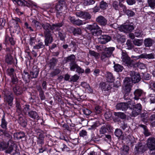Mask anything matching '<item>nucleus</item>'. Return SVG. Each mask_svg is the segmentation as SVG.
Here are the masks:
<instances>
[{
    "mask_svg": "<svg viewBox=\"0 0 155 155\" xmlns=\"http://www.w3.org/2000/svg\"><path fill=\"white\" fill-rule=\"evenodd\" d=\"M64 25L63 22L51 24L47 22L42 23L41 26L44 29V34L51 33L54 31H56L60 30V28Z\"/></svg>",
    "mask_w": 155,
    "mask_h": 155,
    "instance_id": "obj_1",
    "label": "nucleus"
},
{
    "mask_svg": "<svg viewBox=\"0 0 155 155\" xmlns=\"http://www.w3.org/2000/svg\"><path fill=\"white\" fill-rule=\"evenodd\" d=\"M87 29L90 31L91 33L93 36H98L101 35L102 31L96 23L92 25H89L86 27Z\"/></svg>",
    "mask_w": 155,
    "mask_h": 155,
    "instance_id": "obj_2",
    "label": "nucleus"
},
{
    "mask_svg": "<svg viewBox=\"0 0 155 155\" xmlns=\"http://www.w3.org/2000/svg\"><path fill=\"white\" fill-rule=\"evenodd\" d=\"M121 59L123 61V64L129 68L134 67V64L132 60L128 57V55L124 51L122 52Z\"/></svg>",
    "mask_w": 155,
    "mask_h": 155,
    "instance_id": "obj_3",
    "label": "nucleus"
},
{
    "mask_svg": "<svg viewBox=\"0 0 155 155\" xmlns=\"http://www.w3.org/2000/svg\"><path fill=\"white\" fill-rule=\"evenodd\" d=\"M3 94L4 101L9 106H12L13 104L14 99L13 94L11 92L5 89L3 91Z\"/></svg>",
    "mask_w": 155,
    "mask_h": 155,
    "instance_id": "obj_4",
    "label": "nucleus"
},
{
    "mask_svg": "<svg viewBox=\"0 0 155 155\" xmlns=\"http://www.w3.org/2000/svg\"><path fill=\"white\" fill-rule=\"evenodd\" d=\"M130 105L133 107V110L131 113V116L136 117L140 114L142 110V106L140 103L135 104L134 102L130 101Z\"/></svg>",
    "mask_w": 155,
    "mask_h": 155,
    "instance_id": "obj_5",
    "label": "nucleus"
},
{
    "mask_svg": "<svg viewBox=\"0 0 155 155\" xmlns=\"http://www.w3.org/2000/svg\"><path fill=\"white\" fill-rule=\"evenodd\" d=\"M132 58H136V59L140 58H145L148 59H153L155 58V54L153 53L149 54L144 53L137 56H132Z\"/></svg>",
    "mask_w": 155,
    "mask_h": 155,
    "instance_id": "obj_6",
    "label": "nucleus"
},
{
    "mask_svg": "<svg viewBox=\"0 0 155 155\" xmlns=\"http://www.w3.org/2000/svg\"><path fill=\"white\" fill-rule=\"evenodd\" d=\"M130 101H128L127 103H120L117 104L116 105V108L117 110L125 111L128 107H130Z\"/></svg>",
    "mask_w": 155,
    "mask_h": 155,
    "instance_id": "obj_7",
    "label": "nucleus"
},
{
    "mask_svg": "<svg viewBox=\"0 0 155 155\" xmlns=\"http://www.w3.org/2000/svg\"><path fill=\"white\" fill-rule=\"evenodd\" d=\"M134 29L133 25L131 24L125 25H122L119 27V30L125 33H127L128 32H131Z\"/></svg>",
    "mask_w": 155,
    "mask_h": 155,
    "instance_id": "obj_8",
    "label": "nucleus"
},
{
    "mask_svg": "<svg viewBox=\"0 0 155 155\" xmlns=\"http://www.w3.org/2000/svg\"><path fill=\"white\" fill-rule=\"evenodd\" d=\"M130 74L131 78V79L135 83L139 82L141 79V77L139 73L134 71H131L130 72Z\"/></svg>",
    "mask_w": 155,
    "mask_h": 155,
    "instance_id": "obj_9",
    "label": "nucleus"
},
{
    "mask_svg": "<svg viewBox=\"0 0 155 155\" xmlns=\"http://www.w3.org/2000/svg\"><path fill=\"white\" fill-rule=\"evenodd\" d=\"M114 115L117 117L114 118V121L115 122H120L121 120L119 118L121 119L124 120L126 118V115L124 113L121 112H114Z\"/></svg>",
    "mask_w": 155,
    "mask_h": 155,
    "instance_id": "obj_10",
    "label": "nucleus"
},
{
    "mask_svg": "<svg viewBox=\"0 0 155 155\" xmlns=\"http://www.w3.org/2000/svg\"><path fill=\"white\" fill-rule=\"evenodd\" d=\"M76 15L79 17L82 18L85 20H88L91 18L90 14L87 12L79 11L76 12Z\"/></svg>",
    "mask_w": 155,
    "mask_h": 155,
    "instance_id": "obj_11",
    "label": "nucleus"
},
{
    "mask_svg": "<svg viewBox=\"0 0 155 155\" xmlns=\"http://www.w3.org/2000/svg\"><path fill=\"white\" fill-rule=\"evenodd\" d=\"M134 149L135 153H140L143 152L145 151L144 144L141 143H137Z\"/></svg>",
    "mask_w": 155,
    "mask_h": 155,
    "instance_id": "obj_12",
    "label": "nucleus"
},
{
    "mask_svg": "<svg viewBox=\"0 0 155 155\" xmlns=\"http://www.w3.org/2000/svg\"><path fill=\"white\" fill-rule=\"evenodd\" d=\"M76 57L74 54H71L70 56L66 58L65 61L66 62H69L70 68L72 67L76 63L75 61Z\"/></svg>",
    "mask_w": 155,
    "mask_h": 155,
    "instance_id": "obj_13",
    "label": "nucleus"
},
{
    "mask_svg": "<svg viewBox=\"0 0 155 155\" xmlns=\"http://www.w3.org/2000/svg\"><path fill=\"white\" fill-rule=\"evenodd\" d=\"M96 21L99 25L102 26H104L107 25V20L102 16H98L96 18Z\"/></svg>",
    "mask_w": 155,
    "mask_h": 155,
    "instance_id": "obj_14",
    "label": "nucleus"
},
{
    "mask_svg": "<svg viewBox=\"0 0 155 155\" xmlns=\"http://www.w3.org/2000/svg\"><path fill=\"white\" fill-rule=\"evenodd\" d=\"M99 42L102 44H105L110 40V37L107 35H103L98 38Z\"/></svg>",
    "mask_w": 155,
    "mask_h": 155,
    "instance_id": "obj_15",
    "label": "nucleus"
},
{
    "mask_svg": "<svg viewBox=\"0 0 155 155\" xmlns=\"http://www.w3.org/2000/svg\"><path fill=\"white\" fill-rule=\"evenodd\" d=\"M51 33L44 34L45 37V43L46 46L48 45L49 43H51L53 41Z\"/></svg>",
    "mask_w": 155,
    "mask_h": 155,
    "instance_id": "obj_16",
    "label": "nucleus"
},
{
    "mask_svg": "<svg viewBox=\"0 0 155 155\" xmlns=\"http://www.w3.org/2000/svg\"><path fill=\"white\" fill-rule=\"evenodd\" d=\"M147 145L149 149H153L155 147V138L150 137L147 140Z\"/></svg>",
    "mask_w": 155,
    "mask_h": 155,
    "instance_id": "obj_17",
    "label": "nucleus"
},
{
    "mask_svg": "<svg viewBox=\"0 0 155 155\" xmlns=\"http://www.w3.org/2000/svg\"><path fill=\"white\" fill-rule=\"evenodd\" d=\"M132 86H130L127 85H123V91L124 94V98L127 99L126 96L128 95V94L130 92L131 90Z\"/></svg>",
    "mask_w": 155,
    "mask_h": 155,
    "instance_id": "obj_18",
    "label": "nucleus"
},
{
    "mask_svg": "<svg viewBox=\"0 0 155 155\" xmlns=\"http://www.w3.org/2000/svg\"><path fill=\"white\" fill-rule=\"evenodd\" d=\"M12 90L14 94L16 96L20 95L22 93V88L18 85L13 87Z\"/></svg>",
    "mask_w": 155,
    "mask_h": 155,
    "instance_id": "obj_19",
    "label": "nucleus"
},
{
    "mask_svg": "<svg viewBox=\"0 0 155 155\" xmlns=\"http://www.w3.org/2000/svg\"><path fill=\"white\" fill-rule=\"evenodd\" d=\"M14 60L9 53H7L5 57V61L8 64L11 65L14 63Z\"/></svg>",
    "mask_w": 155,
    "mask_h": 155,
    "instance_id": "obj_20",
    "label": "nucleus"
},
{
    "mask_svg": "<svg viewBox=\"0 0 155 155\" xmlns=\"http://www.w3.org/2000/svg\"><path fill=\"white\" fill-rule=\"evenodd\" d=\"M75 69H76V71L78 73H82L84 72V70L79 66L77 63L72 67L70 68V70L71 71H74Z\"/></svg>",
    "mask_w": 155,
    "mask_h": 155,
    "instance_id": "obj_21",
    "label": "nucleus"
},
{
    "mask_svg": "<svg viewBox=\"0 0 155 155\" xmlns=\"http://www.w3.org/2000/svg\"><path fill=\"white\" fill-rule=\"evenodd\" d=\"M27 116L34 120H38L39 118V116L37 112L32 110L28 113Z\"/></svg>",
    "mask_w": 155,
    "mask_h": 155,
    "instance_id": "obj_22",
    "label": "nucleus"
},
{
    "mask_svg": "<svg viewBox=\"0 0 155 155\" xmlns=\"http://www.w3.org/2000/svg\"><path fill=\"white\" fill-rule=\"evenodd\" d=\"M39 71L38 68H33L32 71L30 72V75L31 78H37L38 74Z\"/></svg>",
    "mask_w": 155,
    "mask_h": 155,
    "instance_id": "obj_23",
    "label": "nucleus"
},
{
    "mask_svg": "<svg viewBox=\"0 0 155 155\" xmlns=\"http://www.w3.org/2000/svg\"><path fill=\"white\" fill-rule=\"evenodd\" d=\"M143 91L142 90L139 89L136 90L134 92V98L136 100H138L140 99V97L143 94Z\"/></svg>",
    "mask_w": 155,
    "mask_h": 155,
    "instance_id": "obj_24",
    "label": "nucleus"
},
{
    "mask_svg": "<svg viewBox=\"0 0 155 155\" xmlns=\"http://www.w3.org/2000/svg\"><path fill=\"white\" fill-rule=\"evenodd\" d=\"M154 43V40L150 38H146L144 41V44L146 47H150L153 45Z\"/></svg>",
    "mask_w": 155,
    "mask_h": 155,
    "instance_id": "obj_25",
    "label": "nucleus"
},
{
    "mask_svg": "<svg viewBox=\"0 0 155 155\" xmlns=\"http://www.w3.org/2000/svg\"><path fill=\"white\" fill-rule=\"evenodd\" d=\"M148 97L150 101V106L152 107V109L154 110L155 108V95L154 94H150L148 95Z\"/></svg>",
    "mask_w": 155,
    "mask_h": 155,
    "instance_id": "obj_26",
    "label": "nucleus"
},
{
    "mask_svg": "<svg viewBox=\"0 0 155 155\" xmlns=\"http://www.w3.org/2000/svg\"><path fill=\"white\" fill-rule=\"evenodd\" d=\"M3 149L5 150V152L6 153H10L12 152L13 150V146L12 144H9L3 147Z\"/></svg>",
    "mask_w": 155,
    "mask_h": 155,
    "instance_id": "obj_27",
    "label": "nucleus"
},
{
    "mask_svg": "<svg viewBox=\"0 0 155 155\" xmlns=\"http://www.w3.org/2000/svg\"><path fill=\"white\" fill-rule=\"evenodd\" d=\"M133 81L130 78L126 77L123 81V85L132 87Z\"/></svg>",
    "mask_w": 155,
    "mask_h": 155,
    "instance_id": "obj_28",
    "label": "nucleus"
},
{
    "mask_svg": "<svg viewBox=\"0 0 155 155\" xmlns=\"http://www.w3.org/2000/svg\"><path fill=\"white\" fill-rule=\"evenodd\" d=\"M22 78L26 83H28L29 81L31 76L28 72L24 71L22 74Z\"/></svg>",
    "mask_w": 155,
    "mask_h": 155,
    "instance_id": "obj_29",
    "label": "nucleus"
},
{
    "mask_svg": "<svg viewBox=\"0 0 155 155\" xmlns=\"http://www.w3.org/2000/svg\"><path fill=\"white\" fill-rule=\"evenodd\" d=\"M120 127L124 130H125V132H128V130L129 129L130 127L127 123L124 121L120 122Z\"/></svg>",
    "mask_w": 155,
    "mask_h": 155,
    "instance_id": "obj_30",
    "label": "nucleus"
},
{
    "mask_svg": "<svg viewBox=\"0 0 155 155\" xmlns=\"http://www.w3.org/2000/svg\"><path fill=\"white\" fill-rule=\"evenodd\" d=\"M8 124L6 120L5 119V116L3 115L1 119V123L0 125L1 127L3 129L7 130V125Z\"/></svg>",
    "mask_w": 155,
    "mask_h": 155,
    "instance_id": "obj_31",
    "label": "nucleus"
},
{
    "mask_svg": "<svg viewBox=\"0 0 155 155\" xmlns=\"http://www.w3.org/2000/svg\"><path fill=\"white\" fill-rule=\"evenodd\" d=\"M25 136V134L23 132H17L15 133L14 134V137L15 138L18 140L21 139Z\"/></svg>",
    "mask_w": 155,
    "mask_h": 155,
    "instance_id": "obj_32",
    "label": "nucleus"
},
{
    "mask_svg": "<svg viewBox=\"0 0 155 155\" xmlns=\"http://www.w3.org/2000/svg\"><path fill=\"white\" fill-rule=\"evenodd\" d=\"M106 76L107 82L111 83L113 82L114 80V77L111 73L109 72H107Z\"/></svg>",
    "mask_w": 155,
    "mask_h": 155,
    "instance_id": "obj_33",
    "label": "nucleus"
},
{
    "mask_svg": "<svg viewBox=\"0 0 155 155\" xmlns=\"http://www.w3.org/2000/svg\"><path fill=\"white\" fill-rule=\"evenodd\" d=\"M114 68L115 71L117 72H121L124 69L122 66L117 64H115V62H114Z\"/></svg>",
    "mask_w": 155,
    "mask_h": 155,
    "instance_id": "obj_34",
    "label": "nucleus"
},
{
    "mask_svg": "<svg viewBox=\"0 0 155 155\" xmlns=\"http://www.w3.org/2000/svg\"><path fill=\"white\" fill-rule=\"evenodd\" d=\"M115 50V48L113 47L106 48H105V51L103 52L110 57L112 54L113 52Z\"/></svg>",
    "mask_w": 155,
    "mask_h": 155,
    "instance_id": "obj_35",
    "label": "nucleus"
},
{
    "mask_svg": "<svg viewBox=\"0 0 155 155\" xmlns=\"http://www.w3.org/2000/svg\"><path fill=\"white\" fill-rule=\"evenodd\" d=\"M58 61V59L54 58H52L50 60L49 63L50 68H53L56 65Z\"/></svg>",
    "mask_w": 155,
    "mask_h": 155,
    "instance_id": "obj_36",
    "label": "nucleus"
},
{
    "mask_svg": "<svg viewBox=\"0 0 155 155\" xmlns=\"http://www.w3.org/2000/svg\"><path fill=\"white\" fill-rule=\"evenodd\" d=\"M31 110V107L29 105L26 104L23 106V112L25 115H28Z\"/></svg>",
    "mask_w": 155,
    "mask_h": 155,
    "instance_id": "obj_37",
    "label": "nucleus"
},
{
    "mask_svg": "<svg viewBox=\"0 0 155 155\" xmlns=\"http://www.w3.org/2000/svg\"><path fill=\"white\" fill-rule=\"evenodd\" d=\"M16 112L18 115L22 113V108L19 101L16 100Z\"/></svg>",
    "mask_w": 155,
    "mask_h": 155,
    "instance_id": "obj_38",
    "label": "nucleus"
},
{
    "mask_svg": "<svg viewBox=\"0 0 155 155\" xmlns=\"http://www.w3.org/2000/svg\"><path fill=\"white\" fill-rule=\"evenodd\" d=\"M119 5L120 7L119 9V12L124 14L128 9L126 6L121 3H119Z\"/></svg>",
    "mask_w": 155,
    "mask_h": 155,
    "instance_id": "obj_39",
    "label": "nucleus"
},
{
    "mask_svg": "<svg viewBox=\"0 0 155 155\" xmlns=\"http://www.w3.org/2000/svg\"><path fill=\"white\" fill-rule=\"evenodd\" d=\"M72 31L73 34L74 36L80 35L81 34V30L78 28H73Z\"/></svg>",
    "mask_w": 155,
    "mask_h": 155,
    "instance_id": "obj_40",
    "label": "nucleus"
},
{
    "mask_svg": "<svg viewBox=\"0 0 155 155\" xmlns=\"http://www.w3.org/2000/svg\"><path fill=\"white\" fill-rule=\"evenodd\" d=\"M101 59L102 61L107 62L109 61L110 56L104 52H102L101 54Z\"/></svg>",
    "mask_w": 155,
    "mask_h": 155,
    "instance_id": "obj_41",
    "label": "nucleus"
},
{
    "mask_svg": "<svg viewBox=\"0 0 155 155\" xmlns=\"http://www.w3.org/2000/svg\"><path fill=\"white\" fill-rule=\"evenodd\" d=\"M18 122L19 124L23 127H25L27 124L26 120L22 117L19 118Z\"/></svg>",
    "mask_w": 155,
    "mask_h": 155,
    "instance_id": "obj_42",
    "label": "nucleus"
},
{
    "mask_svg": "<svg viewBox=\"0 0 155 155\" xmlns=\"http://www.w3.org/2000/svg\"><path fill=\"white\" fill-rule=\"evenodd\" d=\"M129 149V147L128 146H124L121 148L120 152L122 155H126L128 153Z\"/></svg>",
    "mask_w": 155,
    "mask_h": 155,
    "instance_id": "obj_43",
    "label": "nucleus"
},
{
    "mask_svg": "<svg viewBox=\"0 0 155 155\" xmlns=\"http://www.w3.org/2000/svg\"><path fill=\"white\" fill-rule=\"evenodd\" d=\"M149 121L150 122V125L152 127H155V114L151 115L149 118Z\"/></svg>",
    "mask_w": 155,
    "mask_h": 155,
    "instance_id": "obj_44",
    "label": "nucleus"
},
{
    "mask_svg": "<svg viewBox=\"0 0 155 155\" xmlns=\"http://www.w3.org/2000/svg\"><path fill=\"white\" fill-rule=\"evenodd\" d=\"M45 44L44 45L43 43L40 42L34 46H33V48L35 50H38L40 49L44 48H45Z\"/></svg>",
    "mask_w": 155,
    "mask_h": 155,
    "instance_id": "obj_45",
    "label": "nucleus"
},
{
    "mask_svg": "<svg viewBox=\"0 0 155 155\" xmlns=\"http://www.w3.org/2000/svg\"><path fill=\"white\" fill-rule=\"evenodd\" d=\"M89 54L91 56L94 57L96 59H98L100 57L99 54L94 51L90 50L89 52Z\"/></svg>",
    "mask_w": 155,
    "mask_h": 155,
    "instance_id": "obj_46",
    "label": "nucleus"
},
{
    "mask_svg": "<svg viewBox=\"0 0 155 155\" xmlns=\"http://www.w3.org/2000/svg\"><path fill=\"white\" fill-rule=\"evenodd\" d=\"M115 39L118 41H120L121 43L124 42L125 40L124 38L121 37L120 35L117 33L115 35Z\"/></svg>",
    "mask_w": 155,
    "mask_h": 155,
    "instance_id": "obj_47",
    "label": "nucleus"
},
{
    "mask_svg": "<svg viewBox=\"0 0 155 155\" xmlns=\"http://www.w3.org/2000/svg\"><path fill=\"white\" fill-rule=\"evenodd\" d=\"M32 22L34 24V25L36 29H40L41 28L42 24H41L38 21L35 20H33L32 21Z\"/></svg>",
    "mask_w": 155,
    "mask_h": 155,
    "instance_id": "obj_48",
    "label": "nucleus"
},
{
    "mask_svg": "<svg viewBox=\"0 0 155 155\" xmlns=\"http://www.w3.org/2000/svg\"><path fill=\"white\" fill-rule=\"evenodd\" d=\"M7 73L11 77L15 75L14 70L12 68L8 69L7 70Z\"/></svg>",
    "mask_w": 155,
    "mask_h": 155,
    "instance_id": "obj_49",
    "label": "nucleus"
},
{
    "mask_svg": "<svg viewBox=\"0 0 155 155\" xmlns=\"http://www.w3.org/2000/svg\"><path fill=\"white\" fill-rule=\"evenodd\" d=\"M95 2L94 0H84L83 4L84 6H87L94 4Z\"/></svg>",
    "mask_w": 155,
    "mask_h": 155,
    "instance_id": "obj_50",
    "label": "nucleus"
},
{
    "mask_svg": "<svg viewBox=\"0 0 155 155\" xmlns=\"http://www.w3.org/2000/svg\"><path fill=\"white\" fill-rule=\"evenodd\" d=\"M6 130L2 129L0 128V136L4 135L5 136L9 138L10 137V135L8 134Z\"/></svg>",
    "mask_w": 155,
    "mask_h": 155,
    "instance_id": "obj_51",
    "label": "nucleus"
},
{
    "mask_svg": "<svg viewBox=\"0 0 155 155\" xmlns=\"http://www.w3.org/2000/svg\"><path fill=\"white\" fill-rule=\"evenodd\" d=\"M61 71L58 69H55L50 74V75L51 77H54L59 74Z\"/></svg>",
    "mask_w": 155,
    "mask_h": 155,
    "instance_id": "obj_52",
    "label": "nucleus"
},
{
    "mask_svg": "<svg viewBox=\"0 0 155 155\" xmlns=\"http://www.w3.org/2000/svg\"><path fill=\"white\" fill-rule=\"evenodd\" d=\"M143 41L142 39H134L133 41V43L135 45L140 46L142 45Z\"/></svg>",
    "mask_w": 155,
    "mask_h": 155,
    "instance_id": "obj_53",
    "label": "nucleus"
},
{
    "mask_svg": "<svg viewBox=\"0 0 155 155\" xmlns=\"http://www.w3.org/2000/svg\"><path fill=\"white\" fill-rule=\"evenodd\" d=\"M126 45V48L128 50H131L133 47V45L130 40H128L127 41Z\"/></svg>",
    "mask_w": 155,
    "mask_h": 155,
    "instance_id": "obj_54",
    "label": "nucleus"
},
{
    "mask_svg": "<svg viewBox=\"0 0 155 155\" xmlns=\"http://www.w3.org/2000/svg\"><path fill=\"white\" fill-rule=\"evenodd\" d=\"M5 39L6 41H9L12 45H14L15 44V41L13 38L6 36Z\"/></svg>",
    "mask_w": 155,
    "mask_h": 155,
    "instance_id": "obj_55",
    "label": "nucleus"
},
{
    "mask_svg": "<svg viewBox=\"0 0 155 155\" xmlns=\"http://www.w3.org/2000/svg\"><path fill=\"white\" fill-rule=\"evenodd\" d=\"M141 77L142 78L146 80H149L151 78V75L147 73H142Z\"/></svg>",
    "mask_w": 155,
    "mask_h": 155,
    "instance_id": "obj_56",
    "label": "nucleus"
},
{
    "mask_svg": "<svg viewBox=\"0 0 155 155\" xmlns=\"http://www.w3.org/2000/svg\"><path fill=\"white\" fill-rule=\"evenodd\" d=\"M62 8V6L59 4H57L55 6V9L56 11H57V15H61V12H60V11H61V9Z\"/></svg>",
    "mask_w": 155,
    "mask_h": 155,
    "instance_id": "obj_57",
    "label": "nucleus"
},
{
    "mask_svg": "<svg viewBox=\"0 0 155 155\" xmlns=\"http://www.w3.org/2000/svg\"><path fill=\"white\" fill-rule=\"evenodd\" d=\"M122 133V131L120 129L118 128L116 129L114 132L115 135L118 137H121Z\"/></svg>",
    "mask_w": 155,
    "mask_h": 155,
    "instance_id": "obj_58",
    "label": "nucleus"
},
{
    "mask_svg": "<svg viewBox=\"0 0 155 155\" xmlns=\"http://www.w3.org/2000/svg\"><path fill=\"white\" fill-rule=\"evenodd\" d=\"M58 35V37L60 40L62 41L64 40L65 38L66 37V34L65 33L59 32Z\"/></svg>",
    "mask_w": 155,
    "mask_h": 155,
    "instance_id": "obj_59",
    "label": "nucleus"
},
{
    "mask_svg": "<svg viewBox=\"0 0 155 155\" xmlns=\"http://www.w3.org/2000/svg\"><path fill=\"white\" fill-rule=\"evenodd\" d=\"M15 4H17L19 5H25V1L24 0H13Z\"/></svg>",
    "mask_w": 155,
    "mask_h": 155,
    "instance_id": "obj_60",
    "label": "nucleus"
},
{
    "mask_svg": "<svg viewBox=\"0 0 155 155\" xmlns=\"http://www.w3.org/2000/svg\"><path fill=\"white\" fill-rule=\"evenodd\" d=\"M112 6L113 8L116 10H119V3L116 1H113L112 4Z\"/></svg>",
    "mask_w": 155,
    "mask_h": 155,
    "instance_id": "obj_61",
    "label": "nucleus"
},
{
    "mask_svg": "<svg viewBox=\"0 0 155 155\" xmlns=\"http://www.w3.org/2000/svg\"><path fill=\"white\" fill-rule=\"evenodd\" d=\"M102 108L99 106H97L95 107L94 109V112L96 114H99L101 112Z\"/></svg>",
    "mask_w": 155,
    "mask_h": 155,
    "instance_id": "obj_62",
    "label": "nucleus"
},
{
    "mask_svg": "<svg viewBox=\"0 0 155 155\" xmlns=\"http://www.w3.org/2000/svg\"><path fill=\"white\" fill-rule=\"evenodd\" d=\"M6 24V20L3 18H0V29H2L4 27Z\"/></svg>",
    "mask_w": 155,
    "mask_h": 155,
    "instance_id": "obj_63",
    "label": "nucleus"
},
{
    "mask_svg": "<svg viewBox=\"0 0 155 155\" xmlns=\"http://www.w3.org/2000/svg\"><path fill=\"white\" fill-rule=\"evenodd\" d=\"M147 2L151 8H155V0H147Z\"/></svg>",
    "mask_w": 155,
    "mask_h": 155,
    "instance_id": "obj_64",
    "label": "nucleus"
}]
</instances>
